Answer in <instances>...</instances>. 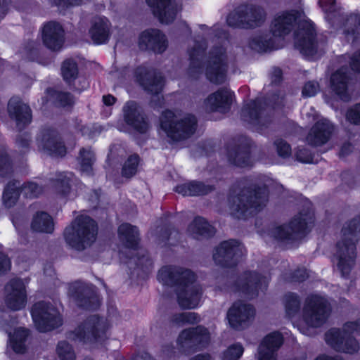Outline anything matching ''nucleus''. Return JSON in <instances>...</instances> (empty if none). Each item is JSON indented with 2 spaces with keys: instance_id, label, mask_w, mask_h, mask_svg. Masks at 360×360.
Wrapping results in <instances>:
<instances>
[{
  "instance_id": "obj_1",
  "label": "nucleus",
  "mask_w": 360,
  "mask_h": 360,
  "mask_svg": "<svg viewBox=\"0 0 360 360\" xmlns=\"http://www.w3.org/2000/svg\"><path fill=\"white\" fill-rule=\"evenodd\" d=\"M163 285L173 287L179 306L184 309H194L199 304L202 290L196 283L195 274L189 269L176 266L161 268L157 276Z\"/></svg>"
},
{
  "instance_id": "obj_2",
  "label": "nucleus",
  "mask_w": 360,
  "mask_h": 360,
  "mask_svg": "<svg viewBox=\"0 0 360 360\" xmlns=\"http://www.w3.org/2000/svg\"><path fill=\"white\" fill-rule=\"evenodd\" d=\"M269 192L266 185L251 184L244 186L239 193L233 190L229 197L231 214L240 219L246 218L261 210L266 205Z\"/></svg>"
},
{
  "instance_id": "obj_3",
  "label": "nucleus",
  "mask_w": 360,
  "mask_h": 360,
  "mask_svg": "<svg viewBox=\"0 0 360 360\" xmlns=\"http://www.w3.org/2000/svg\"><path fill=\"white\" fill-rule=\"evenodd\" d=\"M360 233V216L347 222L341 231V239L337 243L334 255L337 266L343 277L348 276L355 264L356 242Z\"/></svg>"
},
{
  "instance_id": "obj_4",
  "label": "nucleus",
  "mask_w": 360,
  "mask_h": 360,
  "mask_svg": "<svg viewBox=\"0 0 360 360\" xmlns=\"http://www.w3.org/2000/svg\"><path fill=\"white\" fill-rule=\"evenodd\" d=\"M296 11L278 13L271 22V30L274 37L270 34L259 35L252 37L249 41L251 49L258 52H265L278 48L276 37H281L289 34L292 30L297 18Z\"/></svg>"
},
{
  "instance_id": "obj_5",
  "label": "nucleus",
  "mask_w": 360,
  "mask_h": 360,
  "mask_svg": "<svg viewBox=\"0 0 360 360\" xmlns=\"http://www.w3.org/2000/svg\"><path fill=\"white\" fill-rule=\"evenodd\" d=\"M97 231L96 221L88 216L81 215L65 229L64 238L69 246L82 251L94 243Z\"/></svg>"
},
{
  "instance_id": "obj_6",
  "label": "nucleus",
  "mask_w": 360,
  "mask_h": 360,
  "mask_svg": "<svg viewBox=\"0 0 360 360\" xmlns=\"http://www.w3.org/2000/svg\"><path fill=\"white\" fill-rule=\"evenodd\" d=\"M160 127L174 141L186 139L193 135L197 127V120L191 114L176 115L165 110L160 117Z\"/></svg>"
},
{
  "instance_id": "obj_7",
  "label": "nucleus",
  "mask_w": 360,
  "mask_h": 360,
  "mask_svg": "<svg viewBox=\"0 0 360 360\" xmlns=\"http://www.w3.org/2000/svg\"><path fill=\"white\" fill-rule=\"evenodd\" d=\"M283 97L274 94L268 102L264 98H257L246 103L241 110L242 120L252 125L257 130H262L263 127L270 122V118L266 113L269 106L272 108L283 105Z\"/></svg>"
},
{
  "instance_id": "obj_8",
  "label": "nucleus",
  "mask_w": 360,
  "mask_h": 360,
  "mask_svg": "<svg viewBox=\"0 0 360 360\" xmlns=\"http://www.w3.org/2000/svg\"><path fill=\"white\" fill-rule=\"evenodd\" d=\"M354 335H360V321L347 322L342 329L332 328L325 335L328 345L338 352L354 354L359 345Z\"/></svg>"
},
{
  "instance_id": "obj_9",
  "label": "nucleus",
  "mask_w": 360,
  "mask_h": 360,
  "mask_svg": "<svg viewBox=\"0 0 360 360\" xmlns=\"http://www.w3.org/2000/svg\"><path fill=\"white\" fill-rule=\"evenodd\" d=\"M139 230L136 226L128 223L122 224L118 227V236L120 240L126 248L129 249L130 257L127 262L129 264H134L143 270H148L152 266V261L148 256L147 252L143 249L138 250Z\"/></svg>"
},
{
  "instance_id": "obj_10",
  "label": "nucleus",
  "mask_w": 360,
  "mask_h": 360,
  "mask_svg": "<svg viewBox=\"0 0 360 360\" xmlns=\"http://www.w3.org/2000/svg\"><path fill=\"white\" fill-rule=\"evenodd\" d=\"M314 221V214L309 206L307 211L295 216L288 225L277 226L272 229L270 235L279 240H298L303 238L308 232Z\"/></svg>"
},
{
  "instance_id": "obj_11",
  "label": "nucleus",
  "mask_w": 360,
  "mask_h": 360,
  "mask_svg": "<svg viewBox=\"0 0 360 360\" xmlns=\"http://www.w3.org/2000/svg\"><path fill=\"white\" fill-rule=\"evenodd\" d=\"M319 4L326 14V20L336 29H342L343 34H354L360 26V13L343 15L338 7L335 0H319Z\"/></svg>"
},
{
  "instance_id": "obj_12",
  "label": "nucleus",
  "mask_w": 360,
  "mask_h": 360,
  "mask_svg": "<svg viewBox=\"0 0 360 360\" xmlns=\"http://www.w3.org/2000/svg\"><path fill=\"white\" fill-rule=\"evenodd\" d=\"M106 331V321L92 316L71 333L69 338L85 344L101 343L107 338Z\"/></svg>"
},
{
  "instance_id": "obj_13",
  "label": "nucleus",
  "mask_w": 360,
  "mask_h": 360,
  "mask_svg": "<svg viewBox=\"0 0 360 360\" xmlns=\"http://www.w3.org/2000/svg\"><path fill=\"white\" fill-rule=\"evenodd\" d=\"M265 19L264 10L253 4H242L229 13L227 24L233 27L252 28L259 26Z\"/></svg>"
},
{
  "instance_id": "obj_14",
  "label": "nucleus",
  "mask_w": 360,
  "mask_h": 360,
  "mask_svg": "<svg viewBox=\"0 0 360 360\" xmlns=\"http://www.w3.org/2000/svg\"><path fill=\"white\" fill-rule=\"evenodd\" d=\"M330 311V304L324 297L310 295L305 300L302 316L309 327L318 328L326 321Z\"/></svg>"
},
{
  "instance_id": "obj_15",
  "label": "nucleus",
  "mask_w": 360,
  "mask_h": 360,
  "mask_svg": "<svg viewBox=\"0 0 360 360\" xmlns=\"http://www.w3.org/2000/svg\"><path fill=\"white\" fill-rule=\"evenodd\" d=\"M211 340L208 329L202 326L183 330L179 335L176 343L184 353H191L207 348Z\"/></svg>"
},
{
  "instance_id": "obj_16",
  "label": "nucleus",
  "mask_w": 360,
  "mask_h": 360,
  "mask_svg": "<svg viewBox=\"0 0 360 360\" xmlns=\"http://www.w3.org/2000/svg\"><path fill=\"white\" fill-rule=\"evenodd\" d=\"M31 314L37 329L40 332L50 331L62 325V318L58 310L46 302L35 303Z\"/></svg>"
},
{
  "instance_id": "obj_17",
  "label": "nucleus",
  "mask_w": 360,
  "mask_h": 360,
  "mask_svg": "<svg viewBox=\"0 0 360 360\" xmlns=\"http://www.w3.org/2000/svg\"><path fill=\"white\" fill-rule=\"evenodd\" d=\"M269 278L255 271H246L238 277L235 283L229 287L231 291L238 292L248 299L256 297L259 291L266 289Z\"/></svg>"
},
{
  "instance_id": "obj_18",
  "label": "nucleus",
  "mask_w": 360,
  "mask_h": 360,
  "mask_svg": "<svg viewBox=\"0 0 360 360\" xmlns=\"http://www.w3.org/2000/svg\"><path fill=\"white\" fill-rule=\"evenodd\" d=\"M135 75L140 85L148 93L153 95L151 105L154 108L161 105L162 97L160 96L163 86V78L159 72L145 66L136 69Z\"/></svg>"
},
{
  "instance_id": "obj_19",
  "label": "nucleus",
  "mask_w": 360,
  "mask_h": 360,
  "mask_svg": "<svg viewBox=\"0 0 360 360\" xmlns=\"http://www.w3.org/2000/svg\"><path fill=\"white\" fill-rule=\"evenodd\" d=\"M227 56L224 44L214 46L210 52L206 64L205 75L212 83L219 84L225 82L226 77Z\"/></svg>"
},
{
  "instance_id": "obj_20",
  "label": "nucleus",
  "mask_w": 360,
  "mask_h": 360,
  "mask_svg": "<svg viewBox=\"0 0 360 360\" xmlns=\"http://www.w3.org/2000/svg\"><path fill=\"white\" fill-rule=\"evenodd\" d=\"M244 251V247L238 240H225L215 248L213 259L217 265L231 267L237 264Z\"/></svg>"
},
{
  "instance_id": "obj_21",
  "label": "nucleus",
  "mask_w": 360,
  "mask_h": 360,
  "mask_svg": "<svg viewBox=\"0 0 360 360\" xmlns=\"http://www.w3.org/2000/svg\"><path fill=\"white\" fill-rule=\"evenodd\" d=\"M68 294L81 308L94 310L100 305L98 296L92 287L80 282L70 284Z\"/></svg>"
},
{
  "instance_id": "obj_22",
  "label": "nucleus",
  "mask_w": 360,
  "mask_h": 360,
  "mask_svg": "<svg viewBox=\"0 0 360 360\" xmlns=\"http://www.w3.org/2000/svg\"><path fill=\"white\" fill-rule=\"evenodd\" d=\"M314 37L315 29L311 22L305 20L300 23L295 33V44L306 57L314 58L318 53Z\"/></svg>"
},
{
  "instance_id": "obj_23",
  "label": "nucleus",
  "mask_w": 360,
  "mask_h": 360,
  "mask_svg": "<svg viewBox=\"0 0 360 360\" xmlns=\"http://www.w3.org/2000/svg\"><path fill=\"white\" fill-rule=\"evenodd\" d=\"M39 149L51 156L63 157L66 154V147L58 133L51 129H44L37 139Z\"/></svg>"
},
{
  "instance_id": "obj_24",
  "label": "nucleus",
  "mask_w": 360,
  "mask_h": 360,
  "mask_svg": "<svg viewBox=\"0 0 360 360\" xmlns=\"http://www.w3.org/2000/svg\"><path fill=\"white\" fill-rule=\"evenodd\" d=\"M5 302L9 309L18 311L25 307L27 293L25 285L22 279H11L5 286Z\"/></svg>"
},
{
  "instance_id": "obj_25",
  "label": "nucleus",
  "mask_w": 360,
  "mask_h": 360,
  "mask_svg": "<svg viewBox=\"0 0 360 360\" xmlns=\"http://www.w3.org/2000/svg\"><path fill=\"white\" fill-rule=\"evenodd\" d=\"M139 46L142 50L162 53L167 48V40L165 34L157 29L143 31L139 36Z\"/></svg>"
},
{
  "instance_id": "obj_26",
  "label": "nucleus",
  "mask_w": 360,
  "mask_h": 360,
  "mask_svg": "<svg viewBox=\"0 0 360 360\" xmlns=\"http://www.w3.org/2000/svg\"><path fill=\"white\" fill-rule=\"evenodd\" d=\"M255 315V309L250 304L235 302L227 313L231 326L236 330L242 329Z\"/></svg>"
},
{
  "instance_id": "obj_27",
  "label": "nucleus",
  "mask_w": 360,
  "mask_h": 360,
  "mask_svg": "<svg viewBox=\"0 0 360 360\" xmlns=\"http://www.w3.org/2000/svg\"><path fill=\"white\" fill-rule=\"evenodd\" d=\"M152 8L153 14L161 23L169 24L176 18L179 11L178 5L173 0H146Z\"/></svg>"
},
{
  "instance_id": "obj_28",
  "label": "nucleus",
  "mask_w": 360,
  "mask_h": 360,
  "mask_svg": "<svg viewBox=\"0 0 360 360\" xmlns=\"http://www.w3.org/2000/svg\"><path fill=\"white\" fill-rule=\"evenodd\" d=\"M8 112L10 117L14 120L16 126L22 129L32 121L31 109L19 97H12L8 103Z\"/></svg>"
},
{
  "instance_id": "obj_29",
  "label": "nucleus",
  "mask_w": 360,
  "mask_h": 360,
  "mask_svg": "<svg viewBox=\"0 0 360 360\" xmlns=\"http://www.w3.org/2000/svg\"><path fill=\"white\" fill-rule=\"evenodd\" d=\"M123 115L126 123L137 131L145 133L148 129V123L136 102H127L123 107Z\"/></svg>"
},
{
  "instance_id": "obj_30",
  "label": "nucleus",
  "mask_w": 360,
  "mask_h": 360,
  "mask_svg": "<svg viewBox=\"0 0 360 360\" xmlns=\"http://www.w3.org/2000/svg\"><path fill=\"white\" fill-rule=\"evenodd\" d=\"M44 44L52 51L60 50L64 43V30L56 22H49L44 25L42 30Z\"/></svg>"
},
{
  "instance_id": "obj_31",
  "label": "nucleus",
  "mask_w": 360,
  "mask_h": 360,
  "mask_svg": "<svg viewBox=\"0 0 360 360\" xmlns=\"http://www.w3.org/2000/svg\"><path fill=\"white\" fill-rule=\"evenodd\" d=\"M334 131V126L327 119H321L309 131L307 141L309 145L318 146L325 144L330 139Z\"/></svg>"
},
{
  "instance_id": "obj_32",
  "label": "nucleus",
  "mask_w": 360,
  "mask_h": 360,
  "mask_svg": "<svg viewBox=\"0 0 360 360\" xmlns=\"http://www.w3.org/2000/svg\"><path fill=\"white\" fill-rule=\"evenodd\" d=\"M233 93L226 88H221L210 94L205 101V105L210 111L226 112L231 108Z\"/></svg>"
},
{
  "instance_id": "obj_33",
  "label": "nucleus",
  "mask_w": 360,
  "mask_h": 360,
  "mask_svg": "<svg viewBox=\"0 0 360 360\" xmlns=\"http://www.w3.org/2000/svg\"><path fill=\"white\" fill-rule=\"evenodd\" d=\"M283 344V337L278 332L267 335L258 348V360H276V352Z\"/></svg>"
},
{
  "instance_id": "obj_34",
  "label": "nucleus",
  "mask_w": 360,
  "mask_h": 360,
  "mask_svg": "<svg viewBox=\"0 0 360 360\" xmlns=\"http://www.w3.org/2000/svg\"><path fill=\"white\" fill-rule=\"evenodd\" d=\"M251 141L244 138L231 150L228 153L229 161L238 167H247L251 165L250 158Z\"/></svg>"
},
{
  "instance_id": "obj_35",
  "label": "nucleus",
  "mask_w": 360,
  "mask_h": 360,
  "mask_svg": "<svg viewBox=\"0 0 360 360\" xmlns=\"http://www.w3.org/2000/svg\"><path fill=\"white\" fill-rule=\"evenodd\" d=\"M89 34L95 44L106 43L110 34V22L105 17L95 18L89 30Z\"/></svg>"
},
{
  "instance_id": "obj_36",
  "label": "nucleus",
  "mask_w": 360,
  "mask_h": 360,
  "mask_svg": "<svg viewBox=\"0 0 360 360\" xmlns=\"http://www.w3.org/2000/svg\"><path fill=\"white\" fill-rule=\"evenodd\" d=\"M348 79L347 69L345 68H341L337 70L330 78V86L333 91L344 101H347L350 98L347 91Z\"/></svg>"
},
{
  "instance_id": "obj_37",
  "label": "nucleus",
  "mask_w": 360,
  "mask_h": 360,
  "mask_svg": "<svg viewBox=\"0 0 360 360\" xmlns=\"http://www.w3.org/2000/svg\"><path fill=\"white\" fill-rule=\"evenodd\" d=\"M187 231L193 238H208L215 233L214 228L201 217H195L189 224Z\"/></svg>"
},
{
  "instance_id": "obj_38",
  "label": "nucleus",
  "mask_w": 360,
  "mask_h": 360,
  "mask_svg": "<svg viewBox=\"0 0 360 360\" xmlns=\"http://www.w3.org/2000/svg\"><path fill=\"white\" fill-rule=\"evenodd\" d=\"M206 47L207 45L205 41L200 44L197 42L194 48L189 51L190 65L188 75L191 77L198 78L202 73L203 66L201 59Z\"/></svg>"
},
{
  "instance_id": "obj_39",
  "label": "nucleus",
  "mask_w": 360,
  "mask_h": 360,
  "mask_svg": "<svg viewBox=\"0 0 360 360\" xmlns=\"http://www.w3.org/2000/svg\"><path fill=\"white\" fill-rule=\"evenodd\" d=\"M214 188L210 185H205L200 181H191L182 184L175 187V191L184 196L191 195L197 196L206 195L210 193Z\"/></svg>"
},
{
  "instance_id": "obj_40",
  "label": "nucleus",
  "mask_w": 360,
  "mask_h": 360,
  "mask_svg": "<svg viewBox=\"0 0 360 360\" xmlns=\"http://www.w3.org/2000/svg\"><path fill=\"white\" fill-rule=\"evenodd\" d=\"M32 229L36 232L51 233L54 224L51 217L46 212H37L31 224Z\"/></svg>"
},
{
  "instance_id": "obj_41",
  "label": "nucleus",
  "mask_w": 360,
  "mask_h": 360,
  "mask_svg": "<svg viewBox=\"0 0 360 360\" xmlns=\"http://www.w3.org/2000/svg\"><path fill=\"white\" fill-rule=\"evenodd\" d=\"M20 184L18 181H11L4 188L2 200L4 205L7 208L13 207L20 196Z\"/></svg>"
},
{
  "instance_id": "obj_42",
  "label": "nucleus",
  "mask_w": 360,
  "mask_h": 360,
  "mask_svg": "<svg viewBox=\"0 0 360 360\" xmlns=\"http://www.w3.org/2000/svg\"><path fill=\"white\" fill-rule=\"evenodd\" d=\"M28 335V330L22 328L15 329L13 335L8 333L9 342L15 352L22 354L25 352V342Z\"/></svg>"
},
{
  "instance_id": "obj_43",
  "label": "nucleus",
  "mask_w": 360,
  "mask_h": 360,
  "mask_svg": "<svg viewBox=\"0 0 360 360\" xmlns=\"http://www.w3.org/2000/svg\"><path fill=\"white\" fill-rule=\"evenodd\" d=\"M96 161L94 153L90 148H82L79 150L78 162L80 170L86 175H91L93 172V165Z\"/></svg>"
},
{
  "instance_id": "obj_44",
  "label": "nucleus",
  "mask_w": 360,
  "mask_h": 360,
  "mask_svg": "<svg viewBox=\"0 0 360 360\" xmlns=\"http://www.w3.org/2000/svg\"><path fill=\"white\" fill-rule=\"evenodd\" d=\"M70 172L59 173L55 180V188L58 193L66 196L70 191V182L72 179Z\"/></svg>"
},
{
  "instance_id": "obj_45",
  "label": "nucleus",
  "mask_w": 360,
  "mask_h": 360,
  "mask_svg": "<svg viewBox=\"0 0 360 360\" xmlns=\"http://www.w3.org/2000/svg\"><path fill=\"white\" fill-rule=\"evenodd\" d=\"M284 304L286 314L289 317H294L299 313L300 310V300L295 293H287L284 297Z\"/></svg>"
},
{
  "instance_id": "obj_46",
  "label": "nucleus",
  "mask_w": 360,
  "mask_h": 360,
  "mask_svg": "<svg viewBox=\"0 0 360 360\" xmlns=\"http://www.w3.org/2000/svg\"><path fill=\"white\" fill-rule=\"evenodd\" d=\"M199 321V316L196 313L191 311L175 314L171 318V322L178 326L185 324H195Z\"/></svg>"
},
{
  "instance_id": "obj_47",
  "label": "nucleus",
  "mask_w": 360,
  "mask_h": 360,
  "mask_svg": "<svg viewBox=\"0 0 360 360\" xmlns=\"http://www.w3.org/2000/svg\"><path fill=\"white\" fill-rule=\"evenodd\" d=\"M61 71L64 80L70 84L78 75L77 65L74 60L68 59L63 62Z\"/></svg>"
},
{
  "instance_id": "obj_48",
  "label": "nucleus",
  "mask_w": 360,
  "mask_h": 360,
  "mask_svg": "<svg viewBox=\"0 0 360 360\" xmlns=\"http://www.w3.org/2000/svg\"><path fill=\"white\" fill-rule=\"evenodd\" d=\"M139 162V155H130L123 165L122 175L126 178H131L137 172Z\"/></svg>"
},
{
  "instance_id": "obj_49",
  "label": "nucleus",
  "mask_w": 360,
  "mask_h": 360,
  "mask_svg": "<svg viewBox=\"0 0 360 360\" xmlns=\"http://www.w3.org/2000/svg\"><path fill=\"white\" fill-rule=\"evenodd\" d=\"M51 96L55 103L59 106H70L74 103L73 96L68 92L51 90Z\"/></svg>"
},
{
  "instance_id": "obj_50",
  "label": "nucleus",
  "mask_w": 360,
  "mask_h": 360,
  "mask_svg": "<svg viewBox=\"0 0 360 360\" xmlns=\"http://www.w3.org/2000/svg\"><path fill=\"white\" fill-rule=\"evenodd\" d=\"M57 354L60 360H75V354L72 346L66 341H60L58 342Z\"/></svg>"
},
{
  "instance_id": "obj_51",
  "label": "nucleus",
  "mask_w": 360,
  "mask_h": 360,
  "mask_svg": "<svg viewBox=\"0 0 360 360\" xmlns=\"http://www.w3.org/2000/svg\"><path fill=\"white\" fill-rule=\"evenodd\" d=\"M244 352V348L240 343H235L230 345L224 352L223 360H238Z\"/></svg>"
},
{
  "instance_id": "obj_52",
  "label": "nucleus",
  "mask_w": 360,
  "mask_h": 360,
  "mask_svg": "<svg viewBox=\"0 0 360 360\" xmlns=\"http://www.w3.org/2000/svg\"><path fill=\"white\" fill-rule=\"evenodd\" d=\"M20 188L24 195L30 198H37L42 192V188L34 182L25 183Z\"/></svg>"
},
{
  "instance_id": "obj_53",
  "label": "nucleus",
  "mask_w": 360,
  "mask_h": 360,
  "mask_svg": "<svg viewBox=\"0 0 360 360\" xmlns=\"http://www.w3.org/2000/svg\"><path fill=\"white\" fill-rule=\"evenodd\" d=\"M11 172V165L7 153L0 146V176H5Z\"/></svg>"
},
{
  "instance_id": "obj_54",
  "label": "nucleus",
  "mask_w": 360,
  "mask_h": 360,
  "mask_svg": "<svg viewBox=\"0 0 360 360\" xmlns=\"http://www.w3.org/2000/svg\"><path fill=\"white\" fill-rule=\"evenodd\" d=\"M278 155L283 158H288L291 155L290 146L283 139H277L274 141Z\"/></svg>"
},
{
  "instance_id": "obj_55",
  "label": "nucleus",
  "mask_w": 360,
  "mask_h": 360,
  "mask_svg": "<svg viewBox=\"0 0 360 360\" xmlns=\"http://www.w3.org/2000/svg\"><path fill=\"white\" fill-rule=\"evenodd\" d=\"M319 91V84L314 81L307 82L302 89V95L306 97L315 96Z\"/></svg>"
},
{
  "instance_id": "obj_56",
  "label": "nucleus",
  "mask_w": 360,
  "mask_h": 360,
  "mask_svg": "<svg viewBox=\"0 0 360 360\" xmlns=\"http://www.w3.org/2000/svg\"><path fill=\"white\" fill-rule=\"evenodd\" d=\"M347 119L352 123L360 125V103L355 105L347 111Z\"/></svg>"
},
{
  "instance_id": "obj_57",
  "label": "nucleus",
  "mask_w": 360,
  "mask_h": 360,
  "mask_svg": "<svg viewBox=\"0 0 360 360\" xmlns=\"http://www.w3.org/2000/svg\"><path fill=\"white\" fill-rule=\"evenodd\" d=\"M30 141V136L27 134H20L16 138V145L23 153H25L28 150Z\"/></svg>"
},
{
  "instance_id": "obj_58",
  "label": "nucleus",
  "mask_w": 360,
  "mask_h": 360,
  "mask_svg": "<svg viewBox=\"0 0 360 360\" xmlns=\"http://www.w3.org/2000/svg\"><path fill=\"white\" fill-rule=\"evenodd\" d=\"M296 159L303 163L312 162V156L310 151L306 148H299L295 153Z\"/></svg>"
},
{
  "instance_id": "obj_59",
  "label": "nucleus",
  "mask_w": 360,
  "mask_h": 360,
  "mask_svg": "<svg viewBox=\"0 0 360 360\" xmlns=\"http://www.w3.org/2000/svg\"><path fill=\"white\" fill-rule=\"evenodd\" d=\"M34 41H30L25 48L26 58L30 60H34L38 55V49Z\"/></svg>"
},
{
  "instance_id": "obj_60",
  "label": "nucleus",
  "mask_w": 360,
  "mask_h": 360,
  "mask_svg": "<svg viewBox=\"0 0 360 360\" xmlns=\"http://www.w3.org/2000/svg\"><path fill=\"white\" fill-rule=\"evenodd\" d=\"M51 4L60 8H68L69 6H78L84 0H50Z\"/></svg>"
},
{
  "instance_id": "obj_61",
  "label": "nucleus",
  "mask_w": 360,
  "mask_h": 360,
  "mask_svg": "<svg viewBox=\"0 0 360 360\" xmlns=\"http://www.w3.org/2000/svg\"><path fill=\"white\" fill-rule=\"evenodd\" d=\"M11 261L8 257L0 252V275L10 270Z\"/></svg>"
},
{
  "instance_id": "obj_62",
  "label": "nucleus",
  "mask_w": 360,
  "mask_h": 360,
  "mask_svg": "<svg viewBox=\"0 0 360 360\" xmlns=\"http://www.w3.org/2000/svg\"><path fill=\"white\" fill-rule=\"evenodd\" d=\"M308 276V273L305 269H298L294 272L292 281L295 282H302L305 281Z\"/></svg>"
},
{
  "instance_id": "obj_63",
  "label": "nucleus",
  "mask_w": 360,
  "mask_h": 360,
  "mask_svg": "<svg viewBox=\"0 0 360 360\" xmlns=\"http://www.w3.org/2000/svg\"><path fill=\"white\" fill-rule=\"evenodd\" d=\"M349 63L353 70L360 72V51L351 58Z\"/></svg>"
},
{
  "instance_id": "obj_64",
  "label": "nucleus",
  "mask_w": 360,
  "mask_h": 360,
  "mask_svg": "<svg viewBox=\"0 0 360 360\" xmlns=\"http://www.w3.org/2000/svg\"><path fill=\"white\" fill-rule=\"evenodd\" d=\"M271 83L278 84L282 79V71L278 68H274L271 75Z\"/></svg>"
}]
</instances>
